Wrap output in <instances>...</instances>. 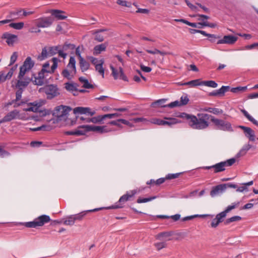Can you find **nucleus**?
<instances>
[{
	"mask_svg": "<svg viewBox=\"0 0 258 258\" xmlns=\"http://www.w3.org/2000/svg\"><path fill=\"white\" fill-rule=\"evenodd\" d=\"M181 116L187 120L188 124L194 129L203 130L207 128L210 124L209 120H210L218 130L229 132L233 131L230 122L216 118L207 113H198L197 116L183 113Z\"/></svg>",
	"mask_w": 258,
	"mask_h": 258,
	"instance_id": "f257e3e1",
	"label": "nucleus"
},
{
	"mask_svg": "<svg viewBox=\"0 0 258 258\" xmlns=\"http://www.w3.org/2000/svg\"><path fill=\"white\" fill-rule=\"evenodd\" d=\"M76 74V60L74 57L71 56L67 68L62 71L61 75L64 78L72 80Z\"/></svg>",
	"mask_w": 258,
	"mask_h": 258,
	"instance_id": "f03ea898",
	"label": "nucleus"
},
{
	"mask_svg": "<svg viewBox=\"0 0 258 258\" xmlns=\"http://www.w3.org/2000/svg\"><path fill=\"white\" fill-rule=\"evenodd\" d=\"M38 92L39 93H45L48 99H52L58 96L60 94L57 86L53 84L48 85L41 87L39 88Z\"/></svg>",
	"mask_w": 258,
	"mask_h": 258,
	"instance_id": "7ed1b4c3",
	"label": "nucleus"
},
{
	"mask_svg": "<svg viewBox=\"0 0 258 258\" xmlns=\"http://www.w3.org/2000/svg\"><path fill=\"white\" fill-rule=\"evenodd\" d=\"M29 71V70L21 66L20 67V72L18 76V80L16 84V87L17 88L25 87L27 86L31 80H32V78L31 79L27 76H25Z\"/></svg>",
	"mask_w": 258,
	"mask_h": 258,
	"instance_id": "20e7f679",
	"label": "nucleus"
},
{
	"mask_svg": "<svg viewBox=\"0 0 258 258\" xmlns=\"http://www.w3.org/2000/svg\"><path fill=\"white\" fill-rule=\"evenodd\" d=\"M235 161V159L233 158L212 166L204 167V168L206 169H213L214 173H218L224 171L226 167L232 165Z\"/></svg>",
	"mask_w": 258,
	"mask_h": 258,
	"instance_id": "39448f33",
	"label": "nucleus"
},
{
	"mask_svg": "<svg viewBox=\"0 0 258 258\" xmlns=\"http://www.w3.org/2000/svg\"><path fill=\"white\" fill-rule=\"evenodd\" d=\"M72 108L70 107L59 105L56 107L54 109L53 115L59 120H66Z\"/></svg>",
	"mask_w": 258,
	"mask_h": 258,
	"instance_id": "423d86ee",
	"label": "nucleus"
},
{
	"mask_svg": "<svg viewBox=\"0 0 258 258\" xmlns=\"http://www.w3.org/2000/svg\"><path fill=\"white\" fill-rule=\"evenodd\" d=\"M50 218L49 216L43 215L36 218L33 221L26 222L25 226L29 228H35L42 226L45 223L49 222Z\"/></svg>",
	"mask_w": 258,
	"mask_h": 258,
	"instance_id": "0eeeda50",
	"label": "nucleus"
},
{
	"mask_svg": "<svg viewBox=\"0 0 258 258\" xmlns=\"http://www.w3.org/2000/svg\"><path fill=\"white\" fill-rule=\"evenodd\" d=\"M80 127L85 128L86 131H93L101 134L108 133L115 131L113 128L108 126V125L103 126H96L91 125H81Z\"/></svg>",
	"mask_w": 258,
	"mask_h": 258,
	"instance_id": "6e6552de",
	"label": "nucleus"
},
{
	"mask_svg": "<svg viewBox=\"0 0 258 258\" xmlns=\"http://www.w3.org/2000/svg\"><path fill=\"white\" fill-rule=\"evenodd\" d=\"M137 194L136 190H131L130 192H126V194L123 195L121 196L119 201L118 203L116 204V205L110 207L108 208V209H118L121 208L123 207V205L127 201L130 200V198L133 197Z\"/></svg>",
	"mask_w": 258,
	"mask_h": 258,
	"instance_id": "1a4fd4ad",
	"label": "nucleus"
},
{
	"mask_svg": "<svg viewBox=\"0 0 258 258\" xmlns=\"http://www.w3.org/2000/svg\"><path fill=\"white\" fill-rule=\"evenodd\" d=\"M53 64L51 68L48 62H46L42 66V68L41 71H44V73L48 75L49 74H53L55 70L57 68L58 62L59 60L56 57H53L51 59Z\"/></svg>",
	"mask_w": 258,
	"mask_h": 258,
	"instance_id": "9d476101",
	"label": "nucleus"
},
{
	"mask_svg": "<svg viewBox=\"0 0 258 258\" xmlns=\"http://www.w3.org/2000/svg\"><path fill=\"white\" fill-rule=\"evenodd\" d=\"M36 25L38 28H47L50 26L53 21L50 17H43L35 20Z\"/></svg>",
	"mask_w": 258,
	"mask_h": 258,
	"instance_id": "9b49d317",
	"label": "nucleus"
},
{
	"mask_svg": "<svg viewBox=\"0 0 258 258\" xmlns=\"http://www.w3.org/2000/svg\"><path fill=\"white\" fill-rule=\"evenodd\" d=\"M48 76L44 73V71H40L38 75L34 77V80H32L35 85L41 86L45 83Z\"/></svg>",
	"mask_w": 258,
	"mask_h": 258,
	"instance_id": "f8f14e48",
	"label": "nucleus"
},
{
	"mask_svg": "<svg viewBox=\"0 0 258 258\" xmlns=\"http://www.w3.org/2000/svg\"><path fill=\"white\" fill-rule=\"evenodd\" d=\"M110 68L112 71V75L115 80L119 78L125 81H127V77L123 73V69L120 67L119 71L116 70L112 65L110 66Z\"/></svg>",
	"mask_w": 258,
	"mask_h": 258,
	"instance_id": "ddd939ff",
	"label": "nucleus"
},
{
	"mask_svg": "<svg viewBox=\"0 0 258 258\" xmlns=\"http://www.w3.org/2000/svg\"><path fill=\"white\" fill-rule=\"evenodd\" d=\"M238 38L233 35H225L223 38L217 41V44H233L237 40Z\"/></svg>",
	"mask_w": 258,
	"mask_h": 258,
	"instance_id": "4468645a",
	"label": "nucleus"
},
{
	"mask_svg": "<svg viewBox=\"0 0 258 258\" xmlns=\"http://www.w3.org/2000/svg\"><path fill=\"white\" fill-rule=\"evenodd\" d=\"M73 112L75 114H88L92 116L94 114V111H91L90 108L77 107L73 109Z\"/></svg>",
	"mask_w": 258,
	"mask_h": 258,
	"instance_id": "2eb2a0df",
	"label": "nucleus"
},
{
	"mask_svg": "<svg viewBox=\"0 0 258 258\" xmlns=\"http://www.w3.org/2000/svg\"><path fill=\"white\" fill-rule=\"evenodd\" d=\"M226 189V185L225 184L218 185L213 187L210 192V195L212 197H214L220 194L223 193Z\"/></svg>",
	"mask_w": 258,
	"mask_h": 258,
	"instance_id": "dca6fc26",
	"label": "nucleus"
},
{
	"mask_svg": "<svg viewBox=\"0 0 258 258\" xmlns=\"http://www.w3.org/2000/svg\"><path fill=\"white\" fill-rule=\"evenodd\" d=\"M239 127L243 130L245 136L249 139V141H254V132L251 128L242 125H240Z\"/></svg>",
	"mask_w": 258,
	"mask_h": 258,
	"instance_id": "f3484780",
	"label": "nucleus"
},
{
	"mask_svg": "<svg viewBox=\"0 0 258 258\" xmlns=\"http://www.w3.org/2000/svg\"><path fill=\"white\" fill-rule=\"evenodd\" d=\"M64 86L66 89L72 93L74 95L76 96L78 95V86L76 84L67 82L64 84Z\"/></svg>",
	"mask_w": 258,
	"mask_h": 258,
	"instance_id": "a211bd4d",
	"label": "nucleus"
},
{
	"mask_svg": "<svg viewBox=\"0 0 258 258\" xmlns=\"http://www.w3.org/2000/svg\"><path fill=\"white\" fill-rule=\"evenodd\" d=\"M3 38L6 39V42L9 45H13L17 38V36L14 34L6 33L3 35Z\"/></svg>",
	"mask_w": 258,
	"mask_h": 258,
	"instance_id": "6ab92c4d",
	"label": "nucleus"
},
{
	"mask_svg": "<svg viewBox=\"0 0 258 258\" xmlns=\"http://www.w3.org/2000/svg\"><path fill=\"white\" fill-rule=\"evenodd\" d=\"M225 218L221 213L218 214L216 217L212 221L211 223V227L212 228H216L223 221Z\"/></svg>",
	"mask_w": 258,
	"mask_h": 258,
	"instance_id": "aec40b11",
	"label": "nucleus"
},
{
	"mask_svg": "<svg viewBox=\"0 0 258 258\" xmlns=\"http://www.w3.org/2000/svg\"><path fill=\"white\" fill-rule=\"evenodd\" d=\"M41 104L37 103H30L27 104V107H24L23 108V110L36 112L38 111L39 108Z\"/></svg>",
	"mask_w": 258,
	"mask_h": 258,
	"instance_id": "412c9836",
	"label": "nucleus"
},
{
	"mask_svg": "<svg viewBox=\"0 0 258 258\" xmlns=\"http://www.w3.org/2000/svg\"><path fill=\"white\" fill-rule=\"evenodd\" d=\"M19 111L15 109L10 111L5 116V120L8 122L13 119H17Z\"/></svg>",
	"mask_w": 258,
	"mask_h": 258,
	"instance_id": "4be33fe9",
	"label": "nucleus"
},
{
	"mask_svg": "<svg viewBox=\"0 0 258 258\" xmlns=\"http://www.w3.org/2000/svg\"><path fill=\"white\" fill-rule=\"evenodd\" d=\"M166 120L163 121V125H168L169 126H171L172 125L180 123L181 121L179 120L178 119L172 117H164V118Z\"/></svg>",
	"mask_w": 258,
	"mask_h": 258,
	"instance_id": "5701e85b",
	"label": "nucleus"
},
{
	"mask_svg": "<svg viewBox=\"0 0 258 258\" xmlns=\"http://www.w3.org/2000/svg\"><path fill=\"white\" fill-rule=\"evenodd\" d=\"M50 12L52 16H54L58 20H64L67 17L62 15L64 13V12L58 10H51Z\"/></svg>",
	"mask_w": 258,
	"mask_h": 258,
	"instance_id": "b1692460",
	"label": "nucleus"
},
{
	"mask_svg": "<svg viewBox=\"0 0 258 258\" xmlns=\"http://www.w3.org/2000/svg\"><path fill=\"white\" fill-rule=\"evenodd\" d=\"M34 61L32 60L31 57L28 56L26 58V59L23 62V65L21 67L30 71L31 69L34 67Z\"/></svg>",
	"mask_w": 258,
	"mask_h": 258,
	"instance_id": "393cba45",
	"label": "nucleus"
},
{
	"mask_svg": "<svg viewBox=\"0 0 258 258\" xmlns=\"http://www.w3.org/2000/svg\"><path fill=\"white\" fill-rule=\"evenodd\" d=\"M99 210V209H93V210H88V211H84V212H82L79 214H75V215H72L73 217H74V219L75 220V221H81L82 220L83 218L84 217V216L86 215L87 212H95V211H97Z\"/></svg>",
	"mask_w": 258,
	"mask_h": 258,
	"instance_id": "a878e982",
	"label": "nucleus"
},
{
	"mask_svg": "<svg viewBox=\"0 0 258 258\" xmlns=\"http://www.w3.org/2000/svg\"><path fill=\"white\" fill-rule=\"evenodd\" d=\"M104 63V60L103 59H101L99 60V63L98 64H96L95 67V70L96 71H97L99 74H100L103 78H104V69L103 68V64Z\"/></svg>",
	"mask_w": 258,
	"mask_h": 258,
	"instance_id": "bb28decb",
	"label": "nucleus"
},
{
	"mask_svg": "<svg viewBox=\"0 0 258 258\" xmlns=\"http://www.w3.org/2000/svg\"><path fill=\"white\" fill-rule=\"evenodd\" d=\"M106 46L107 45L105 43H102L95 46L94 48L93 54L94 55H98L100 54L101 52L106 50Z\"/></svg>",
	"mask_w": 258,
	"mask_h": 258,
	"instance_id": "cd10ccee",
	"label": "nucleus"
},
{
	"mask_svg": "<svg viewBox=\"0 0 258 258\" xmlns=\"http://www.w3.org/2000/svg\"><path fill=\"white\" fill-rule=\"evenodd\" d=\"M79 64L81 70L83 72L87 71L89 69V63L84 58H81V59L79 60Z\"/></svg>",
	"mask_w": 258,
	"mask_h": 258,
	"instance_id": "c85d7f7f",
	"label": "nucleus"
},
{
	"mask_svg": "<svg viewBox=\"0 0 258 258\" xmlns=\"http://www.w3.org/2000/svg\"><path fill=\"white\" fill-rule=\"evenodd\" d=\"M251 148V146L249 144H246L242 148V149L239 151V152L237 154L236 157L239 158L241 156H244L247 152Z\"/></svg>",
	"mask_w": 258,
	"mask_h": 258,
	"instance_id": "c756f323",
	"label": "nucleus"
},
{
	"mask_svg": "<svg viewBox=\"0 0 258 258\" xmlns=\"http://www.w3.org/2000/svg\"><path fill=\"white\" fill-rule=\"evenodd\" d=\"M239 204L240 203L239 202L235 203H232L231 205L228 206L224 211L221 212V213L225 217H226L227 214L228 213L233 209H235L237 206H238Z\"/></svg>",
	"mask_w": 258,
	"mask_h": 258,
	"instance_id": "7c9ffc66",
	"label": "nucleus"
},
{
	"mask_svg": "<svg viewBox=\"0 0 258 258\" xmlns=\"http://www.w3.org/2000/svg\"><path fill=\"white\" fill-rule=\"evenodd\" d=\"M81 126L79 127V128L76 129L74 131H68L66 133L67 135H75V136H81L85 134V131L79 130Z\"/></svg>",
	"mask_w": 258,
	"mask_h": 258,
	"instance_id": "2f4dec72",
	"label": "nucleus"
},
{
	"mask_svg": "<svg viewBox=\"0 0 258 258\" xmlns=\"http://www.w3.org/2000/svg\"><path fill=\"white\" fill-rule=\"evenodd\" d=\"M241 111L249 121L258 126V121L253 118L245 110L242 109Z\"/></svg>",
	"mask_w": 258,
	"mask_h": 258,
	"instance_id": "473e14b6",
	"label": "nucleus"
},
{
	"mask_svg": "<svg viewBox=\"0 0 258 258\" xmlns=\"http://www.w3.org/2000/svg\"><path fill=\"white\" fill-rule=\"evenodd\" d=\"M80 82L83 84V87L86 89L93 88V86L92 84L89 83L87 79L84 77H80L79 79Z\"/></svg>",
	"mask_w": 258,
	"mask_h": 258,
	"instance_id": "72a5a7b5",
	"label": "nucleus"
},
{
	"mask_svg": "<svg viewBox=\"0 0 258 258\" xmlns=\"http://www.w3.org/2000/svg\"><path fill=\"white\" fill-rule=\"evenodd\" d=\"M146 51L148 53H150V54H155L158 53L161 55H165L171 54V53H170L169 52L162 51L157 48H154V50L147 49Z\"/></svg>",
	"mask_w": 258,
	"mask_h": 258,
	"instance_id": "f704fd0d",
	"label": "nucleus"
},
{
	"mask_svg": "<svg viewBox=\"0 0 258 258\" xmlns=\"http://www.w3.org/2000/svg\"><path fill=\"white\" fill-rule=\"evenodd\" d=\"M203 111H208L215 114H219L222 113V110L217 108H204L203 109Z\"/></svg>",
	"mask_w": 258,
	"mask_h": 258,
	"instance_id": "c9c22d12",
	"label": "nucleus"
},
{
	"mask_svg": "<svg viewBox=\"0 0 258 258\" xmlns=\"http://www.w3.org/2000/svg\"><path fill=\"white\" fill-rule=\"evenodd\" d=\"M60 47V45H57L55 46H52L48 47V55L49 56H53L58 53L59 48Z\"/></svg>",
	"mask_w": 258,
	"mask_h": 258,
	"instance_id": "e433bc0d",
	"label": "nucleus"
},
{
	"mask_svg": "<svg viewBox=\"0 0 258 258\" xmlns=\"http://www.w3.org/2000/svg\"><path fill=\"white\" fill-rule=\"evenodd\" d=\"M202 85L215 88L218 86V84L214 81H202Z\"/></svg>",
	"mask_w": 258,
	"mask_h": 258,
	"instance_id": "4c0bfd02",
	"label": "nucleus"
},
{
	"mask_svg": "<svg viewBox=\"0 0 258 258\" xmlns=\"http://www.w3.org/2000/svg\"><path fill=\"white\" fill-rule=\"evenodd\" d=\"M192 31H193V33H195V32L199 33L205 36L209 37V38H214L215 39L219 38V37L217 36L216 35H215L214 34H211L207 33L205 31H203V30L192 29Z\"/></svg>",
	"mask_w": 258,
	"mask_h": 258,
	"instance_id": "58836bf2",
	"label": "nucleus"
},
{
	"mask_svg": "<svg viewBox=\"0 0 258 258\" xmlns=\"http://www.w3.org/2000/svg\"><path fill=\"white\" fill-rule=\"evenodd\" d=\"M202 81L200 79L194 80L187 82L184 83V84L189 85L191 87H195L202 85Z\"/></svg>",
	"mask_w": 258,
	"mask_h": 258,
	"instance_id": "ea45409f",
	"label": "nucleus"
},
{
	"mask_svg": "<svg viewBox=\"0 0 258 258\" xmlns=\"http://www.w3.org/2000/svg\"><path fill=\"white\" fill-rule=\"evenodd\" d=\"M24 24L23 22L19 23H12L9 24L10 27L13 28L16 30H21L24 27Z\"/></svg>",
	"mask_w": 258,
	"mask_h": 258,
	"instance_id": "a19ab883",
	"label": "nucleus"
},
{
	"mask_svg": "<svg viewBox=\"0 0 258 258\" xmlns=\"http://www.w3.org/2000/svg\"><path fill=\"white\" fill-rule=\"evenodd\" d=\"M103 117V115H99L97 117H93L92 118H87L86 120V122H93L97 123L99 122H101L104 119L102 118Z\"/></svg>",
	"mask_w": 258,
	"mask_h": 258,
	"instance_id": "79ce46f5",
	"label": "nucleus"
},
{
	"mask_svg": "<svg viewBox=\"0 0 258 258\" xmlns=\"http://www.w3.org/2000/svg\"><path fill=\"white\" fill-rule=\"evenodd\" d=\"M48 49L46 47L42 48L41 55L38 56V59L42 60L46 58L48 56Z\"/></svg>",
	"mask_w": 258,
	"mask_h": 258,
	"instance_id": "37998d69",
	"label": "nucleus"
},
{
	"mask_svg": "<svg viewBox=\"0 0 258 258\" xmlns=\"http://www.w3.org/2000/svg\"><path fill=\"white\" fill-rule=\"evenodd\" d=\"M75 223V220L74 219L73 215H71V216L68 217L67 218L66 220H65L63 221V224L64 225H70V226L73 225Z\"/></svg>",
	"mask_w": 258,
	"mask_h": 258,
	"instance_id": "c03bdc74",
	"label": "nucleus"
},
{
	"mask_svg": "<svg viewBox=\"0 0 258 258\" xmlns=\"http://www.w3.org/2000/svg\"><path fill=\"white\" fill-rule=\"evenodd\" d=\"M171 235V234L169 232H162V233H160L158 235H157L156 236V238L157 239L161 240L164 238H166L168 237H170Z\"/></svg>",
	"mask_w": 258,
	"mask_h": 258,
	"instance_id": "a18cd8bd",
	"label": "nucleus"
},
{
	"mask_svg": "<svg viewBox=\"0 0 258 258\" xmlns=\"http://www.w3.org/2000/svg\"><path fill=\"white\" fill-rule=\"evenodd\" d=\"M154 246L157 250H160L162 248L166 247L167 243L166 241L156 242L154 243Z\"/></svg>",
	"mask_w": 258,
	"mask_h": 258,
	"instance_id": "49530a36",
	"label": "nucleus"
},
{
	"mask_svg": "<svg viewBox=\"0 0 258 258\" xmlns=\"http://www.w3.org/2000/svg\"><path fill=\"white\" fill-rule=\"evenodd\" d=\"M241 220V217L239 216H234L230 218L226 219L225 221L226 224H228L231 222L238 221Z\"/></svg>",
	"mask_w": 258,
	"mask_h": 258,
	"instance_id": "de8ad7c7",
	"label": "nucleus"
},
{
	"mask_svg": "<svg viewBox=\"0 0 258 258\" xmlns=\"http://www.w3.org/2000/svg\"><path fill=\"white\" fill-rule=\"evenodd\" d=\"M116 3L121 6L131 8L132 6V3L131 2H127L123 0H117Z\"/></svg>",
	"mask_w": 258,
	"mask_h": 258,
	"instance_id": "09e8293b",
	"label": "nucleus"
},
{
	"mask_svg": "<svg viewBox=\"0 0 258 258\" xmlns=\"http://www.w3.org/2000/svg\"><path fill=\"white\" fill-rule=\"evenodd\" d=\"M230 89L229 86H223L221 88L217 90L219 96H223L225 93L229 90Z\"/></svg>",
	"mask_w": 258,
	"mask_h": 258,
	"instance_id": "8fccbe9b",
	"label": "nucleus"
},
{
	"mask_svg": "<svg viewBox=\"0 0 258 258\" xmlns=\"http://www.w3.org/2000/svg\"><path fill=\"white\" fill-rule=\"evenodd\" d=\"M75 47V46L74 44L71 43H66L62 46L60 45V48L64 51H67L68 49H74Z\"/></svg>",
	"mask_w": 258,
	"mask_h": 258,
	"instance_id": "3c124183",
	"label": "nucleus"
},
{
	"mask_svg": "<svg viewBox=\"0 0 258 258\" xmlns=\"http://www.w3.org/2000/svg\"><path fill=\"white\" fill-rule=\"evenodd\" d=\"M157 197L156 196L148 198H139L137 200V203H146L148 202L151 201L153 200H154Z\"/></svg>",
	"mask_w": 258,
	"mask_h": 258,
	"instance_id": "603ef678",
	"label": "nucleus"
},
{
	"mask_svg": "<svg viewBox=\"0 0 258 258\" xmlns=\"http://www.w3.org/2000/svg\"><path fill=\"white\" fill-rule=\"evenodd\" d=\"M246 89H247L246 86H244V87L239 86V87H237L235 88H232L231 89V91L233 93H237L238 92L244 91L246 90Z\"/></svg>",
	"mask_w": 258,
	"mask_h": 258,
	"instance_id": "864d4df0",
	"label": "nucleus"
},
{
	"mask_svg": "<svg viewBox=\"0 0 258 258\" xmlns=\"http://www.w3.org/2000/svg\"><path fill=\"white\" fill-rule=\"evenodd\" d=\"M120 115V114L118 113L107 114L103 115V117H102V118L104 119L106 118H112L114 117H118Z\"/></svg>",
	"mask_w": 258,
	"mask_h": 258,
	"instance_id": "5fc2aeb1",
	"label": "nucleus"
},
{
	"mask_svg": "<svg viewBox=\"0 0 258 258\" xmlns=\"http://www.w3.org/2000/svg\"><path fill=\"white\" fill-rule=\"evenodd\" d=\"M189 99L187 95L182 96L180 98L179 103L181 105H184L188 103Z\"/></svg>",
	"mask_w": 258,
	"mask_h": 258,
	"instance_id": "6e6d98bb",
	"label": "nucleus"
},
{
	"mask_svg": "<svg viewBox=\"0 0 258 258\" xmlns=\"http://www.w3.org/2000/svg\"><path fill=\"white\" fill-rule=\"evenodd\" d=\"M181 106V105L179 103V101H175L172 102L167 104V105H162V107H170V108H173V107H174L176 106Z\"/></svg>",
	"mask_w": 258,
	"mask_h": 258,
	"instance_id": "4d7b16f0",
	"label": "nucleus"
},
{
	"mask_svg": "<svg viewBox=\"0 0 258 258\" xmlns=\"http://www.w3.org/2000/svg\"><path fill=\"white\" fill-rule=\"evenodd\" d=\"M18 58V54L17 52H14L11 56L10 63L9 66H11L14 64L17 60Z\"/></svg>",
	"mask_w": 258,
	"mask_h": 258,
	"instance_id": "13d9d810",
	"label": "nucleus"
},
{
	"mask_svg": "<svg viewBox=\"0 0 258 258\" xmlns=\"http://www.w3.org/2000/svg\"><path fill=\"white\" fill-rule=\"evenodd\" d=\"M202 24V22L196 23H191V22H189L188 21L187 25L189 26H191L192 27H194V28H202L204 26H203V25Z\"/></svg>",
	"mask_w": 258,
	"mask_h": 258,
	"instance_id": "bf43d9fd",
	"label": "nucleus"
},
{
	"mask_svg": "<svg viewBox=\"0 0 258 258\" xmlns=\"http://www.w3.org/2000/svg\"><path fill=\"white\" fill-rule=\"evenodd\" d=\"M163 121V120L155 118H152L151 120V122L153 124H157L159 125H163V123H162Z\"/></svg>",
	"mask_w": 258,
	"mask_h": 258,
	"instance_id": "052dcab7",
	"label": "nucleus"
},
{
	"mask_svg": "<svg viewBox=\"0 0 258 258\" xmlns=\"http://www.w3.org/2000/svg\"><path fill=\"white\" fill-rule=\"evenodd\" d=\"M121 123V121L119 120V119L116 120H113V121H111L110 122H109L107 124L108 125H116L117 126H118L119 127H122V126L120 124Z\"/></svg>",
	"mask_w": 258,
	"mask_h": 258,
	"instance_id": "680f3d73",
	"label": "nucleus"
},
{
	"mask_svg": "<svg viewBox=\"0 0 258 258\" xmlns=\"http://www.w3.org/2000/svg\"><path fill=\"white\" fill-rule=\"evenodd\" d=\"M94 34L95 35V39L97 41L102 42L104 40V37L102 35L96 32H94Z\"/></svg>",
	"mask_w": 258,
	"mask_h": 258,
	"instance_id": "e2e57ef3",
	"label": "nucleus"
},
{
	"mask_svg": "<svg viewBox=\"0 0 258 258\" xmlns=\"http://www.w3.org/2000/svg\"><path fill=\"white\" fill-rule=\"evenodd\" d=\"M179 175H180L179 173H174V174H168V175H166V179H175V178L178 177Z\"/></svg>",
	"mask_w": 258,
	"mask_h": 258,
	"instance_id": "0e129e2a",
	"label": "nucleus"
},
{
	"mask_svg": "<svg viewBox=\"0 0 258 258\" xmlns=\"http://www.w3.org/2000/svg\"><path fill=\"white\" fill-rule=\"evenodd\" d=\"M196 16H198L199 17V18L198 19V20L199 21H203L202 22H205L204 21L205 19L206 20H207V19H209V17L208 16H206V15H200V14H198V15H194L193 17H196Z\"/></svg>",
	"mask_w": 258,
	"mask_h": 258,
	"instance_id": "69168bd1",
	"label": "nucleus"
},
{
	"mask_svg": "<svg viewBox=\"0 0 258 258\" xmlns=\"http://www.w3.org/2000/svg\"><path fill=\"white\" fill-rule=\"evenodd\" d=\"M9 155L10 153L8 152L3 149L0 146V157H4L9 156Z\"/></svg>",
	"mask_w": 258,
	"mask_h": 258,
	"instance_id": "338daca9",
	"label": "nucleus"
},
{
	"mask_svg": "<svg viewBox=\"0 0 258 258\" xmlns=\"http://www.w3.org/2000/svg\"><path fill=\"white\" fill-rule=\"evenodd\" d=\"M22 88H19V90L16 92V102H17L18 100H19L21 97H22Z\"/></svg>",
	"mask_w": 258,
	"mask_h": 258,
	"instance_id": "774afa93",
	"label": "nucleus"
}]
</instances>
